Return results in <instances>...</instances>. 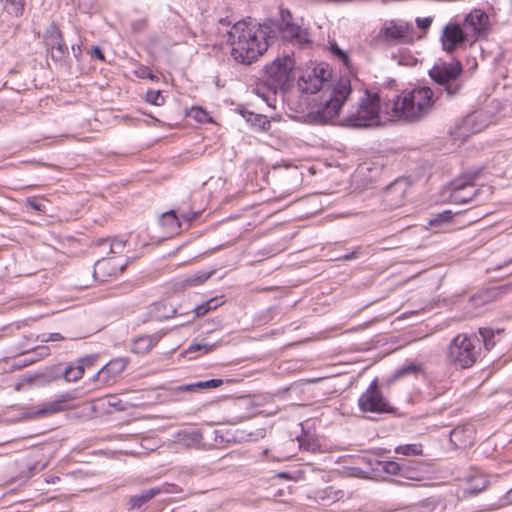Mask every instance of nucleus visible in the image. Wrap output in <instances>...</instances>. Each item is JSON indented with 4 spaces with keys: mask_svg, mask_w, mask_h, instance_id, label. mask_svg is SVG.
<instances>
[{
    "mask_svg": "<svg viewBox=\"0 0 512 512\" xmlns=\"http://www.w3.org/2000/svg\"><path fill=\"white\" fill-rule=\"evenodd\" d=\"M229 41L233 58L251 64L268 48L267 28L254 22L239 21L229 31Z\"/></svg>",
    "mask_w": 512,
    "mask_h": 512,
    "instance_id": "1",
    "label": "nucleus"
},
{
    "mask_svg": "<svg viewBox=\"0 0 512 512\" xmlns=\"http://www.w3.org/2000/svg\"><path fill=\"white\" fill-rule=\"evenodd\" d=\"M434 103V92L431 88H416L397 96L393 102L391 117L394 120L418 122L431 112Z\"/></svg>",
    "mask_w": 512,
    "mask_h": 512,
    "instance_id": "2",
    "label": "nucleus"
},
{
    "mask_svg": "<svg viewBox=\"0 0 512 512\" xmlns=\"http://www.w3.org/2000/svg\"><path fill=\"white\" fill-rule=\"evenodd\" d=\"M381 123L380 99L378 94L365 91L357 107L351 110L340 122L342 126L352 128L373 127Z\"/></svg>",
    "mask_w": 512,
    "mask_h": 512,
    "instance_id": "3",
    "label": "nucleus"
},
{
    "mask_svg": "<svg viewBox=\"0 0 512 512\" xmlns=\"http://www.w3.org/2000/svg\"><path fill=\"white\" fill-rule=\"evenodd\" d=\"M480 354V339L476 335L458 334L448 347V360L459 368L473 366Z\"/></svg>",
    "mask_w": 512,
    "mask_h": 512,
    "instance_id": "4",
    "label": "nucleus"
},
{
    "mask_svg": "<svg viewBox=\"0 0 512 512\" xmlns=\"http://www.w3.org/2000/svg\"><path fill=\"white\" fill-rule=\"evenodd\" d=\"M462 72L463 67L459 61L440 62L429 70V75L443 88L446 96L452 98L459 95L463 88Z\"/></svg>",
    "mask_w": 512,
    "mask_h": 512,
    "instance_id": "5",
    "label": "nucleus"
},
{
    "mask_svg": "<svg viewBox=\"0 0 512 512\" xmlns=\"http://www.w3.org/2000/svg\"><path fill=\"white\" fill-rule=\"evenodd\" d=\"M350 93V80L341 79L332 89L329 99L313 115L314 121L325 124L333 120L339 114L342 105L348 99Z\"/></svg>",
    "mask_w": 512,
    "mask_h": 512,
    "instance_id": "6",
    "label": "nucleus"
},
{
    "mask_svg": "<svg viewBox=\"0 0 512 512\" xmlns=\"http://www.w3.org/2000/svg\"><path fill=\"white\" fill-rule=\"evenodd\" d=\"M377 38L386 43H413L415 40L414 28L411 23L392 20L384 24Z\"/></svg>",
    "mask_w": 512,
    "mask_h": 512,
    "instance_id": "7",
    "label": "nucleus"
},
{
    "mask_svg": "<svg viewBox=\"0 0 512 512\" xmlns=\"http://www.w3.org/2000/svg\"><path fill=\"white\" fill-rule=\"evenodd\" d=\"M475 178L476 174L454 179L449 185L450 201L456 204L472 201L480 191L474 183Z\"/></svg>",
    "mask_w": 512,
    "mask_h": 512,
    "instance_id": "8",
    "label": "nucleus"
},
{
    "mask_svg": "<svg viewBox=\"0 0 512 512\" xmlns=\"http://www.w3.org/2000/svg\"><path fill=\"white\" fill-rule=\"evenodd\" d=\"M295 62L289 56L277 58L265 67L267 77L272 81V85L284 87L291 79V73L294 69Z\"/></svg>",
    "mask_w": 512,
    "mask_h": 512,
    "instance_id": "9",
    "label": "nucleus"
},
{
    "mask_svg": "<svg viewBox=\"0 0 512 512\" xmlns=\"http://www.w3.org/2000/svg\"><path fill=\"white\" fill-rule=\"evenodd\" d=\"M362 412L383 413L389 411V405L378 388L377 379L373 380L358 400Z\"/></svg>",
    "mask_w": 512,
    "mask_h": 512,
    "instance_id": "10",
    "label": "nucleus"
},
{
    "mask_svg": "<svg viewBox=\"0 0 512 512\" xmlns=\"http://www.w3.org/2000/svg\"><path fill=\"white\" fill-rule=\"evenodd\" d=\"M485 126L486 122L483 119V114L473 112L456 123L452 134L456 138L464 139L471 134L480 132Z\"/></svg>",
    "mask_w": 512,
    "mask_h": 512,
    "instance_id": "11",
    "label": "nucleus"
},
{
    "mask_svg": "<svg viewBox=\"0 0 512 512\" xmlns=\"http://www.w3.org/2000/svg\"><path fill=\"white\" fill-rule=\"evenodd\" d=\"M127 361L124 358H116L104 365L93 377L92 382H100L109 385L116 381L117 377L125 370Z\"/></svg>",
    "mask_w": 512,
    "mask_h": 512,
    "instance_id": "12",
    "label": "nucleus"
},
{
    "mask_svg": "<svg viewBox=\"0 0 512 512\" xmlns=\"http://www.w3.org/2000/svg\"><path fill=\"white\" fill-rule=\"evenodd\" d=\"M45 45L54 61H61L68 54L61 32L55 27H50L45 34Z\"/></svg>",
    "mask_w": 512,
    "mask_h": 512,
    "instance_id": "13",
    "label": "nucleus"
},
{
    "mask_svg": "<svg viewBox=\"0 0 512 512\" xmlns=\"http://www.w3.org/2000/svg\"><path fill=\"white\" fill-rule=\"evenodd\" d=\"M409 185L404 180L391 183L384 192V202L390 209L397 208L405 202Z\"/></svg>",
    "mask_w": 512,
    "mask_h": 512,
    "instance_id": "14",
    "label": "nucleus"
},
{
    "mask_svg": "<svg viewBox=\"0 0 512 512\" xmlns=\"http://www.w3.org/2000/svg\"><path fill=\"white\" fill-rule=\"evenodd\" d=\"M76 399L75 391H70L63 393L58 396V398L52 402H48L42 406V408L32 412V417H42L47 415H52L63 411L67 408V404Z\"/></svg>",
    "mask_w": 512,
    "mask_h": 512,
    "instance_id": "15",
    "label": "nucleus"
},
{
    "mask_svg": "<svg viewBox=\"0 0 512 512\" xmlns=\"http://www.w3.org/2000/svg\"><path fill=\"white\" fill-rule=\"evenodd\" d=\"M475 428L472 424L457 426L450 433V441L458 448H467L473 445Z\"/></svg>",
    "mask_w": 512,
    "mask_h": 512,
    "instance_id": "16",
    "label": "nucleus"
},
{
    "mask_svg": "<svg viewBox=\"0 0 512 512\" xmlns=\"http://www.w3.org/2000/svg\"><path fill=\"white\" fill-rule=\"evenodd\" d=\"M464 40L465 34L459 25L449 24L444 28L442 45L445 51H454L459 44L464 42Z\"/></svg>",
    "mask_w": 512,
    "mask_h": 512,
    "instance_id": "17",
    "label": "nucleus"
},
{
    "mask_svg": "<svg viewBox=\"0 0 512 512\" xmlns=\"http://www.w3.org/2000/svg\"><path fill=\"white\" fill-rule=\"evenodd\" d=\"M488 23V15L480 9L471 11L465 18V26L471 28L477 38L486 33Z\"/></svg>",
    "mask_w": 512,
    "mask_h": 512,
    "instance_id": "18",
    "label": "nucleus"
},
{
    "mask_svg": "<svg viewBox=\"0 0 512 512\" xmlns=\"http://www.w3.org/2000/svg\"><path fill=\"white\" fill-rule=\"evenodd\" d=\"M165 332L158 331L150 335L136 337L132 343V351L139 355L147 354L165 336Z\"/></svg>",
    "mask_w": 512,
    "mask_h": 512,
    "instance_id": "19",
    "label": "nucleus"
},
{
    "mask_svg": "<svg viewBox=\"0 0 512 512\" xmlns=\"http://www.w3.org/2000/svg\"><path fill=\"white\" fill-rule=\"evenodd\" d=\"M165 236L178 234L181 229V223L174 210L163 213L159 220Z\"/></svg>",
    "mask_w": 512,
    "mask_h": 512,
    "instance_id": "20",
    "label": "nucleus"
},
{
    "mask_svg": "<svg viewBox=\"0 0 512 512\" xmlns=\"http://www.w3.org/2000/svg\"><path fill=\"white\" fill-rule=\"evenodd\" d=\"M324 83L315 73L307 71L300 78L298 85L304 93L314 94L322 89Z\"/></svg>",
    "mask_w": 512,
    "mask_h": 512,
    "instance_id": "21",
    "label": "nucleus"
},
{
    "mask_svg": "<svg viewBox=\"0 0 512 512\" xmlns=\"http://www.w3.org/2000/svg\"><path fill=\"white\" fill-rule=\"evenodd\" d=\"M163 490V487H154L149 490H145L138 495L131 496L129 499V509H141L146 502L150 501L154 496L160 494Z\"/></svg>",
    "mask_w": 512,
    "mask_h": 512,
    "instance_id": "22",
    "label": "nucleus"
},
{
    "mask_svg": "<svg viewBox=\"0 0 512 512\" xmlns=\"http://www.w3.org/2000/svg\"><path fill=\"white\" fill-rule=\"evenodd\" d=\"M283 38L295 41L299 44L308 42L307 33L295 23L280 31Z\"/></svg>",
    "mask_w": 512,
    "mask_h": 512,
    "instance_id": "23",
    "label": "nucleus"
},
{
    "mask_svg": "<svg viewBox=\"0 0 512 512\" xmlns=\"http://www.w3.org/2000/svg\"><path fill=\"white\" fill-rule=\"evenodd\" d=\"M175 439L179 443L190 446L200 442L202 439V434L197 429H183L176 433Z\"/></svg>",
    "mask_w": 512,
    "mask_h": 512,
    "instance_id": "24",
    "label": "nucleus"
},
{
    "mask_svg": "<svg viewBox=\"0 0 512 512\" xmlns=\"http://www.w3.org/2000/svg\"><path fill=\"white\" fill-rule=\"evenodd\" d=\"M212 274H213L212 271H209V272L199 271V272H196L195 274L187 276L186 278L181 280V282H179L178 285L181 288L198 286V285L204 283L205 281H207L212 276Z\"/></svg>",
    "mask_w": 512,
    "mask_h": 512,
    "instance_id": "25",
    "label": "nucleus"
},
{
    "mask_svg": "<svg viewBox=\"0 0 512 512\" xmlns=\"http://www.w3.org/2000/svg\"><path fill=\"white\" fill-rule=\"evenodd\" d=\"M223 384L222 379H210L206 381H199L192 384H185L178 386L176 388L177 391H193L196 389H210V388H216Z\"/></svg>",
    "mask_w": 512,
    "mask_h": 512,
    "instance_id": "26",
    "label": "nucleus"
},
{
    "mask_svg": "<svg viewBox=\"0 0 512 512\" xmlns=\"http://www.w3.org/2000/svg\"><path fill=\"white\" fill-rule=\"evenodd\" d=\"M84 372V365L75 361L69 364L62 374L67 382H76L83 377Z\"/></svg>",
    "mask_w": 512,
    "mask_h": 512,
    "instance_id": "27",
    "label": "nucleus"
},
{
    "mask_svg": "<svg viewBox=\"0 0 512 512\" xmlns=\"http://www.w3.org/2000/svg\"><path fill=\"white\" fill-rule=\"evenodd\" d=\"M488 485V481L484 476L478 475L471 479L470 485L463 490L464 496L476 495L483 491Z\"/></svg>",
    "mask_w": 512,
    "mask_h": 512,
    "instance_id": "28",
    "label": "nucleus"
},
{
    "mask_svg": "<svg viewBox=\"0 0 512 512\" xmlns=\"http://www.w3.org/2000/svg\"><path fill=\"white\" fill-rule=\"evenodd\" d=\"M5 10L12 15L19 16L24 11L25 0H2Z\"/></svg>",
    "mask_w": 512,
    "mask_h": 512,
    "instance_id": "29",
    "label": "nucleus"
},
{
    "mask_svg": "<svg viewBox=\"0 0 512 512\" xmlns=\"http://www.w3.org/2000/svg\"><path fill=\"white\" fill-rule=\"evenodd\" d=\"M299 448L312 453L320 451V444L317 439L305 436L298 438Z\"/></svg>",
    "mask_w": 512,
    "mask_h": 512,
    "instance_id": "30",
    "label": "nucleus"
},
{
    "mask_svg": "<svg viewBox=\"0 0 512 512\" xmlns=\"http://www.w3.org/2000/svg\"><path fill=\"white\" fill-rule=\"evenodd\" d=\"M217 302V298H212L208 300L207 302L198 305L193 309V319L205 315L207 312H209L212 309L217 308L220 303H215L214 306H211V303Z\"/></svg>",
    "mask_w": 512,
    "mask_h": 512,
    "instance_id": "31",
    "label": "nucleus"
},
{
    "mask_svg": "<svg viewBox=\"0 0 512 512\" xmlns=\"http://www.w3.org/2000/svg\"><path fill=\"white\" fill-rule=\"evenodd\" d=\"M217 302V298H212L208 300L207 302L198 305L193 309V319L205 315L207 312H209L212 309L217 308L220 303H215L214 306H211V303Z\"/></svg>",
    "mask_w": 512,
    "mask_h": 512,
    "instance_id": "32",
    "label": "nucleus"
},
{
    "mask_svg": "<svg viewBox=\"0 0 512 512\" xmlns=\"http://www.w3.org/2000/svg\"><path fill=\"white\" fill-rule=\"evenodd\" d=\"M57 379H59V375L46 377L44 374H32L29 376H24L21 380L24 381V385L26 386L33 384L37 380H40L41 384H46Z\"/></svg>",
    "mask_w": 512,
    "mask_h": 512,
    "instance_id": "33",
    "label": "nucleus"
},
{
    "mask_svg": "<svg viewBox=\"0 0 512 512\" xmlns=\"http://www.w3.org/2000/svg\"><path fill=\"white\" fill-rule=\"evenodd\" d=\"M479 334L482 338L486 350H491L495 346L494 331L490 328H480Z\"/></svg>",
    "mask_w": 512,
    "mask_h": 512,
    "instance_id": "34",
    "label": "nucleus"
},
{
    "mask_svg": "<svg viewBox=\"0 0 512 512\" xmlns=\"http://www.w3.org/2000/svg\"><path fill=\"white\" fill-rule=\"evenodd\" d=\"M102 407H111L117 410H123L124 405L115 395H109L99 400Z\"/></svg>",
    "mask_w": 512,
    "mask_h": 512,
    "instance_id": "35",
    "label": "nucleus"
},
{
    "mask_svg": "<svg viewBox=\"0 0 512 512\" xmlns=\"http://www.w3.org/2000/svg\"><path fill=\"white\" fill-rule=\"evenodd\" d=\"M310 72L315 73L324 82H328L332 74L331 69L326 64L317 65Z\"/></svg>",
    "mask_w": 512,
    "mask_h": 512,
    "instance_id": "36",
    "label": "nucleus"
},
{
    "mask_svg": "<svg viewBox=\"0 0 512 512\" xmlns=\"http://www.w3.org/2000/svg\"><path fill=\"white\" fill-rule=\"evenodd\" d=\"M263 454L267 457H270L273 460H276V461H285L291 457L290 454L285 453L276 447H274L272 449H265L263 451Z\"/></svg>",
    "mask_w": 512,
    "mask_h": 512,
    "instance_id": "37",
    "label": "nucleus"
},
{
    "mask_svg": "<svg viewBox=\"0 0 512 512\" xmlns=\"http://www.w3.org/2000/svg\"><path fill=\"white\" fill-rule=\"evenodd\" d=\"M145 99H146L147 102H149V103H151L153 105H156V106H161L165 102L164 97H163V95H162L160 90H157V91L149 90V91H147Z\"/></svg>",
    "mask_w": 512,
    "mask_h": 512,
    "instance_id": "38",
    "label": "nucleus"
},
{
    "mask_svg": "<svg viewBox=\"0 0 512 512\" xmlns=\"http://www.w3.org/2000/svg\"><path fill=\"white\" fill-rule=\"evenodd\" d=\"M396 453L403 455H420L422 453L420 447L416 444H407L398 446L395 449Z\"/></svg>",
    "mask_w": 512,
    "mask_h": 512,
    "instance_id": "39",
    "label": "nucleus"
},
{
    "mask_svg": "<svg viewBox=\"0 0 512 512\" xmlns=\"http://www.w3.org/2000/svg\"><path fill=\"white\" fill-rule=\"evenodd\" d=\"M419 367L417 365H414V364H410V365H407V366H403L402 368H400L399 370H397L395 372V375L394 377L395 378H401L403 376H406L408 374H416L419 372Z\"/></svg>",
    "mask_w": 512,
    "mask_h": 512,
    "instance_id": "40",
    "label": "nucleus"
},
{
    "mask_svg": "<svg viewBox=\"0 0 512 512\" xmlns=\"http://www.w3.org/2000/svg\"><path fill=\"white\" fill-rule=\"evenodd\" d=\"M215 344H209L206 342L203 343H194L191 344L188 348L189 352H196V351H204L205 353L211 352L215 349Z\"/></svg>",
    "mask_w": 512,
    "mask_h": 512,
    "instance_id": "41",
    "label": "nucleus"
},
{
    "mask_svg": "<svg viewBox=\"0 0 512 512\" xmlns=\"http://www.w3.org/2000/svg\"><path fill=\"white\" fill-rule=\"evenodd\" d=\"M280 15H281V19L279 21L278 28H279V31H282L285 28H287L288 26H290L291 24H293V21H292V15L288 10H281Z\"/></svg>",
    "mask_w": 512,
    "mask_h": 512,
    "instance_id": "42",
    "label": "nucleus"
},
{
    "mask_svg": "<svg viewBox=\"0 0 512 512\" xmlns=\"http://www.w3.org/2000/svg\"><path fill=\"white\" fill-rule=\"evenodd\" d=\"M402 469V466L395 461H387L383 464V470L388 474H400L402 472Z\"/></svg>",
    "mask_w": 512,
    "mask_h": 512,
    "instance_id": "43",
    "label": "nucleus"
},
{
    "mask_svg": "<svg viewBox=\"0 0 512 512\" xmlns=\"http://www.w3.org/2000/svg\"><path fill=\"white\" fill-rule=\"evenodd\" d=\"M421 507L429 510L446 509V506H442L440 501L436 497H431L424 500L421 503Z\"/></svg>",
    "mask_w": 512,
    "mask_h": 512,
    "instance_id": "44",
    "label": "nucleus"
},
{
    "mask_svg": "<svg viewBox=\"0 0 512 512\" xmlns=\"http://www.w3.org/2000/svg\"><path fill=\"white\" fill-rule=\"evenodd\" d=\"M25 205L28 208H31L33 210L40 211V212L44 211V208H45L43 202L36 198H27L25 201Z\"/></svg>",
    "mask_w": 512,
    "mask_h": 512,
    "instance_id": "45",
    "label": "nucleus"
},
{
    "mask_svg": "<svg viewBox=\"0 0 512 512\" xmlns=\"http://www.w3.org/2000/svg\"><path fill=\"white\" fill-rule=\"evenodd\" d=\"M331 52H332L335 56L339 57V58L344 62V64H345L346 66H348V65H349V58H348V56L346 55V53H345L343 50H341V49L338 47V45H337L336 43H331Z\"/></svg>",
    "mask_w": 512,
    "mask_h": 512,
    "instance_id": "46",
    "label": "nucleus"
},
{
    "mask_svg": "<svg viewBox=\"0 0 512 512\" xmlns=\"http://www.w3.org/2000/svg\"><path fill=\"white\" fill-rule=\"evenodd\" d=\"M111 260L110 259H103L100 261H97L94 268V275L96 276L99 272H105L110 267Z\"/></svg>",
    "mask_w": 512,
    "mask_h": 512,
    "instance_id": "47",
    "label": "nucleus"
},
{
    "mask_svg": "<svg viewBox=\"0 0 512 512\" xmlns=\"http://www.w3.org/2000/svg\"><path fill=\"white\" fill-rule=\"evenodd\" d=\"M416 24H417L418 28L425 31L431 26L432 18L431 17L417 18Z\"/></svg>",
    "mask_w": 512,
    "mask_h": 512,
    "instance_id": "48",
    "label": "nucleus"
},
{
    "mask_svg": "<svg viewBox=\"0 0 512 512\" xmlns=\"http://www.w3.org/2000/svg\"><path fill=\"white\" fill-rule=\"evenodd\" d=\"M125 246V241L122 240H112L110 247L112 253H120L122 252L123 248Z\"/></svg>",
    "mask_w": 512,
    "mask_h": 512,
    "instance_id": "49",
    "label": "nucleus"
},
{
    "mask_svg": "<svg viewBox=\"0 0 512 512\" xmlns=\"http://www.w3.org/2000/svg\"><path fill=\"white\" fill-rule=\"evenodd\" d=\"M510 504H512V488L500 499V504L497 508H501Z\"/></svg>",
    "mask_w": 512,
    "mask_h": 512,
    "instance_id": "50",
    "label": "nucleus"
},
{
    "mask_svg": "<svg viewBox=\"0 0 512 512\" xmlns=\"http://www.w3.org/2000/svg\"><path fill=\"white\" fill-rule=\"evenodd\" d=\"M95 361H96L95 357L88 356V357H84L82 359H79L77 362L84 365V371H85L87 368H90L91 366H93Z\"/></svg>",
    "mask_w": 512,
    "mask_h": 512,
    "instance_id": "51",
    "label": "nucleus"
},
{
    "mask_svg": "<svg viewBox=\"0 0 512 512\" xmlns=\"http://www.w3.org/2000/svg\"><path fill=\"white\" fill-rule=\"evenodd\" d=\"M64 337L59 333H51L49 336L45 339H42L43 342H49V341H61Z\"/></svg>",
    "mask_w": 512,
    "mask_h": 512,
    "instance_id": "52",
    "label": "nucleus"
},
{
    "mask_svg": "<svg viewBox=\"0 0 512 512\" xmlns=\"http://www.w3.org/2000/svg\"><path fill=\"white\" fill-rule=\"evenodd\" d=\"M35 352L37 353V355L40 357V358H43V357H46L49 355L50 353V350L47 346H42V347H39L35 350Z\"/></svg>",
    "mask_w": 512,
    "mask_h": 512,
    "instance_id": "53",
    "label": "nucleus"
},
{
    "mask_svg": "<svg viewBox=\"0 0 512 512\" xmlns=\"http://www.w3.org/2000/svg\"><path fill=\"white\" fill-rule=\"evenodd\" d=\"M259 126L262 130H268L270 127V121L266 117H259Z\"/></svg>",
    "mask_w": 512,
    "mask_h": 512,
    "instance_id": "54",
    "label": "nucleus"
},
{
    "mask_svg": "<svg viewBox=\"0 0 512 512\" xmlns=\"http://www.w3.org/2000/svg\"><path fill=\"white\" fill-rule=\"evenodd\" d=\"M92 55L97 59L104 61V54L98 46L92 48Z\"/></svg>",
    "mask_w": 512,
    "mask_h": 512,
    "instance_id": "55",
    "label": "nucleus"
},
{
    "mask_svg": "<svg viewBox=\"0 0 512 512\" xmlns=\"http://www.w3.org/2000/svg\"><path fill=\"white\" fill-rule=\"evenodd\" d=\"M182 218L186 221H191L192 219L197 217V213L195 212H189L187 214H182Z\"/></svg>",
    "mask_w": 512,
    "mask_h": 512,
    "instance_id": "56",
    "label": "nucleus"
},
{
    "mask_svg": "<svg viewBox=\"0 0 512 512\" xmlns=\"http://www.w3.org/2000/svg\"><path fill=\"white\" fill-rule=\"evenodd\" d=\"M357 256H358V252L357 251H353V252H351L349 254L344 255L343 259L344 260H351V259L356 258Z\"/></svg>",
    "mask_w": 512,
    "mask_h": 512,
    "instance_id": "57",
    "label": "nucleus"
},
{
    "mask_svg": "<svg viewBox=\"0 0 512 512\" xmlns=\"http://www.w3.org/2000/svg\"><path fill=\"white\" fill-rule=\"evenodd\" d=\"M124 270V266L123 265H120V264H115V272H109V275H112V274H118L119 272H123Z\"/></svg>",
    "mask_w": 512,
    "mask_h": 512,
    "instance_id": "58",
    "label": "nucleus"
},
{
    "mask_svg": "<svg viewBox=\"0 0 512 512\" xmlns=\"http://www.w3.org/2000/svg\"><path fill=\"white\" fill-rule=\"evenodd\" d=\"M25 387L24 385V381L20 380L19 382H17L14 386V389L16 391H21L23 388Z\"/></svg>",
    "mask_w": 512,
    "mask_h": 512,
    "instance_id": "59",
    "label": "nucleus"
},
{
    "mask_svg": "<svg viewBox=\"0 0 512 512\" xmlns=\"http://www.w3.org/2000/svg\"><path fill=\"white\" fill-rule=\"evenodd\" d=\"M341 497H343V492L338 490L334 492L333 501L339 500Z\"/></svg>",
    "mask_w": 512,
    "mask_h": 512,
    "instance_id": "60",
    "label": "nucleus"
},
{
    "mask_svg": "<svg viewBox=\"0 0 512 512\" xmlns=\"http://www.w3.org/2000/svg\"><path fill=\"white\" fill-rule=\"evenodd\" d=\"M56 481H60V478L57 477V476H53L50 479H47L48 483H53L54 484Z\"/></svg>",
    "mask_w": 512,
    "mask_h": 512,
    "instance_id": "61",
    "label": "nucleus"
},
{
    "mask_svg": "<svg viewBox=\"0 0 512 512\" xmlns=\"http://www.w3.org/2000/svg\"><path fill=\"white\" fill-rule=\"evenodd\" d=\"M440 217H445L447 220L450 219V212L449 211H446L444 212V214L442 215H439Z\"/></svg>",
    "mask_w": 512,
    "mask_h": 512,
    "instance_id": "62",
    "label": "nucleus"
},
{
    "mask_svg": "<svg viewBox=\"0 0 512 512\" xmlns=\"http://www.w3.org/2000/svg\"><path fill=\"white\" fill-rule=\"evenodd\" d=\"M222 326V323L220 320L217 321V327H221Z\"/></svg>",
    "mask_w": 512,
    "mask_h": 512,
    "instance_id": "63",
    "label": "nucleus"
},
{
    "mask_svg": "<svg viewBox=\"0 0 512 512\" xmlns=\"http://www.w3.org/2000/svg\"><path fill=\"white\" fill-rule=\"evenodd\" d=\"M279 476H280V477H284V476H285V474H284V473H280V474H279Z\"/></svg>",
    "mask_w": 512,
    "mask_h": 512,
    "instance_id": "64",
    "label": "nucleus"
}]
</instances>
